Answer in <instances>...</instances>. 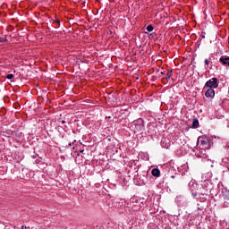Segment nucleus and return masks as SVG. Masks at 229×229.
Listing matches in <instances>:
<instances>
[{"mask_svg": "<svg viewBox=\"0 0 229 229\" xmlns=\"http://www.w3.org/2000/svg\"><path fill=\"white\" fill-rule=\"evenodd\" d=\"M13 78V74L10 73L6 75L7 80H12Z\"/></svg>", "mask_w": 229, "mask_h": 229, "instance_id": "obj_8", "label": "nucleus"}, {"mask_svg": "<svg viewBox=\"0 0 229 229\" xmlns=\"http://www.w3.org/2000/svg\"><path fill=\"white\" fill-rule=\"evenodd\" d=\"M21 228H22V229H26V226L22 225Z\"/></svg>", "mask_w": 229, "mask_h": 229, "instance_id": "obj_10", "label": "nucleus"}, {"mask_svg": "<svg viewBox=\"0 0 229 229\" xmlns=\"http://www.w3.org/2000/svg\"><path fill=\"white\" fill-rule=\"evenodd\" d=\"M206 98H214L216 96V91L214 89L208 88L205 93Z\"/></svg>", "mask_w": 229, "mask_h": 229, "instance_id": "obj_4", "label": "nucleus"}, {"mask_svg": "<svg viewBox=\"0 0 229 229\" xmlns=\"http://www.w3.org/2000/svg\"><path fill=\"white\" fill-rule=\"evenodd\" d=\"M168 78H170L169 72L167 73Z\"/></svg>", "mask_w": 229, "mask_h": 229, "instance_id": "obj_11", "label": "nucleus"}, {"mask_svg": "<svg viewBox=\"0 0 229 229\" xmlns=\"http://www.w3.org/2000/svg\"><path fill=\"white\" fill-rule=\"evenodd\" d=\"M135 200V199H132V201Z\"/></svg>", "mask_w": 229, "mask_h": 229, "instance_id": "obj_13", "label": "nucleus"}, {"mask_svg": "<svg viewBox=\"0 0 229 229\" xmlns=\"http://www.w3.org/2000/svg\"><path fill=\"white\" fill-rule=\"evenodd\" d=\"M205 64H206L207 65H209V64H210V60L206 59V60H205Z\"/></svg>", "mask_w": 229, "mask_h": 229, "instance_id": "obj_9", "label": "nucleus"}, {"mask_svg": "<svg viewBox=\"0 0 229 229\" xmlns=\"http://www.w3.org/2000/svg\"><path fill=\"white\" fill-rule=\"evenodd\" d=\"M199 125V122L198 120H194L192 123V127L198 128Z\"/></svg>", "mask_w": 229, "mask_h": 229, "instance_id": "obj_6", "label": "nucleus"}, {"mask_svg": "<svg viewBox=\"0 0 229 229\" xmlns=\"http://www.w3.org/2000/svg\"><path fill=\"white\" fill-rule=\"evenodd\" d=\"M219 63L223 65H227L229 67V56L228 55H223L219 59Z\"/></svg>", "mask_w": 229, "mask_h": 229, "instance_id": "obj_3", "label": "nucleus"}, {"mask_svg": "<svg viewBox=\"0 0 229 229\" xmlns=\"http://www.w3.org/2000/svg\"><path fill=\"white\" fill-rule=\"evenodd\" d=\"M151 173H152V176H156V177L160 176V170L158 168H154Z\"/></svg>", "mask_w": 229, "mask_h": 229, "instance_id": "obj_5", "label": "nucleus"}, {"mask_svg": "<svg viewBox=\"0 0 229 229\" xmlns=\"http://www.w3.org/2000/svg\"><path fill=\"white\" fill-rule=\"evenodd\" d=\"M217 87H219L217 78H212L206 82L204 89H217Z\"/></svg>", "mask_w": 229, "mask_h": 229, "instance_id": "obj_2", "label": "nucleus"}, {"mask_svg": "<svg viewBox=\"0 0 229 229\" xmlns=\"http://www.w3.org/2000/svg\"><path fill=\"white\" fill-rule=\"evenodd\" d=\"M172 178H174V175H172Z\"/></svg>", "mask_w": 229, "mask_h": 229, "instance_id": "obj_12", "label": "nucleus"}, {"mask_svg": "<svg viewBox=\"0 0 229 229\" xmlns=\"http://www.w3.org/2000/svg\"><path fill=\"white\" fill-rule=\"evenodd\" d=\"M153 30H154L153 25H148V26L147 27V31H148V33L151 32V31H153Z\"/></svg>", "mask_w": 229, "mask_h": 229, "instance_id": "obj_7", "label": "nucleus"}, {"mask_svg": "<svg viewBox=\"0 0 229 229\" xmlns=\"http://www.w3.org/2000/svg\"><path fill=\"white\" fill-rule=\"evenodd\" d=\"M197 146L200 149H208V140L206 137H199Z\"/></svg>", "mask_w": 229, "mask_h": 229, "instance_id": "obj_1", "label": "nucleus"}]
</instances>
